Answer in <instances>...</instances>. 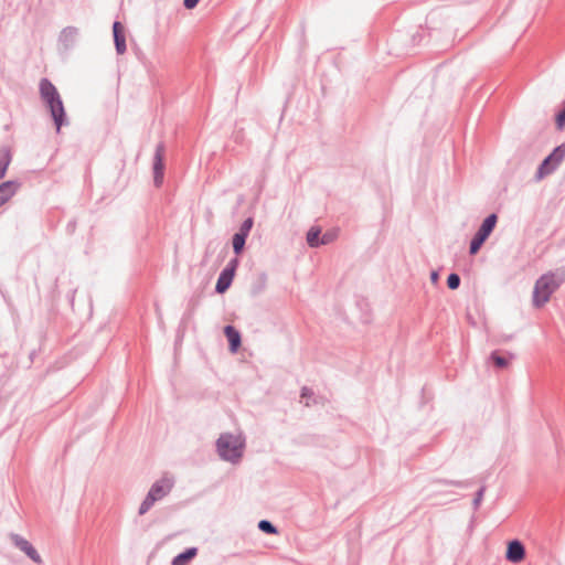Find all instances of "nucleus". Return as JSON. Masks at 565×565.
<instances>
[{"mask_svg":"<svg viewBox=\"0 0 565 565\" xmlns=\"http://www.w3.org/2000/svg\"><path fill=\"white\" fill-rule=\"evenodd\" d=\"M11 162L10 151L7 149L0 150V179L6 175L7 169Z\"/></svg>","mask_w":565,"mask_h":565,"instance_id":"nucleus-16","label":"nucleus"},{"mask_svg":"<svg viewBox=\"0 0 565 565\" xmlns=\"http://www.w3.org/2000/svg\"><path fill=\"white\" fill-rule=\"evenodd\" d=\"M497 223V215L491 214L489 215L480 226L478 233L476 235L482 237L483 239H487L491 232L493 231Z\"/></svg>","mask_w":565,"mask_h":565,"instance_id":"nucleus-13","label":"nucleus"},{"mask_svg":"<svg viewBox=\"0 0 565 565\" xmlns=\"http://www.w3.org/2000/svg\"><path fill=\"white\" fill-rule=\"evenodd\" d=\"M321 234V230L319 227H311L307 234V243L311 247H317L321 245V239L319 236Z\"/></svg>","mask_w":565,"mask_h":565,"instance_id":"nucleus-17","label":"nucleus"},{"mask_svg":"<svg viewBox=\"0 0 565 565\" xmlns=\"http://www.w3.org/2000/svg\"><path fill=\"white\" fill-rule=\"evenodd\" d=\"M484 241L486 239H483L482 237L476 235L470 244V254H472V255L477 254L478 250L480 249V247L482 246V244L484 243Z\"/></svg>","mask_w":565,"mask_h":565,"instance_id":"nucleus-19","label":"nucleus"},{"mask_svg":"<svg viewBox=\"0 0 565 565\" xmlns=\"http://www.w3.org/2000/svg\"><path fill=\"white\" fill-rule=\"evenodd\" d=\"M246 237L247 236L239 233H236L233 236V248L236 254H239L243 250Z\"/></svg>","mask_w":565,"mask_h":565,"instance_id":"nucleus-18","label":"nucleus"},{"mask_svg":"<svg viewBox=\"0 0 565 565\" xmlns=\"http://www.w3.org/2000/svg\"><path fill=\"white\" fill-rule=\"evenodd\" d=\"M258 527H259L262 531H264V532H266V533H269V534H275V533H277L276 527H275L270 522H268V521H266V520L260 521V522H259V524H258Z\"/></svg>","mask_w":565,"mask_h":565,"instance_id":"nucleus-20","label":"nucleus"},{"mask_svg":"<svg viewBox=\"0 0 565 565\" xmlns=\"http://www.w3.org/2000/svg\"><path fill=\"white\" fill-rule=\"evenodd\" d=\"M556 125L558 129H563L565 126V108L557 115Z\"/></svg>","mask_w":565,"mask_h":565,"instance_id":"nucleus-24","label":"nucleus"},{"mask_svg":"<svg viewBox=\"0 0 565 565\" xmlns=\"http://www.w3.org/2000/svg\"><path fill=\"white\" fill-rule=\"evenodd\" d=\"M505 558L511 563H521L525 558V548L523 544L518 540L509 542Z\"/></svg>","mask_w":565,"mask_h":565,"instance_id":"nucleus-7","label":"nucleus"},{"mask_svg":"<svg viewBox=\"0 0 565 565\" xmlns=\"http://www.w3.org/2000/svg\"><path fill=\"white\" fill-rule=\"evenodd\" d=\"M217 449L225 460H236L242 456L243 440L239 436L222 435L217 440Z\"/></svg>","mask_w":565,"mask_h":565,"instance_id":"nucleus-3","label":"nucleus"},{"mask_svg":"<svg viewBox=\"0 0 565 565\" xmlns=\"http://www.w3.org/2000/svg\"><path fill=\"white\" fill-rule=\"evenodd\" d=\"M12 541L15 544V546L19 547L22 552H24L32 561H34L35 563H41V557L39 553L29 541L17 534L12 535Z\"/></svg>","mask_w":565,"mask_h":565,"instance_id":"nucleus-8","label":"nucleus"},{"mask_svg":"<svg viewBox=\"0 0 565 565\" xmlns=\"http://www.w3.org/2000/svg\"><path fill=\"white\" fill-rule=\"evenodd\" d=\"M224 333L230 343V351L232 353H236L241 347V334L239 332L232 326H226L224 328Z\"/></svg>","mask_w":565,"mask_h":565,"instance_id":"nucleus-11","label":"nucleus"},{"mask_svg":"<svg viewBox=\"0 0 565 565\" xmlns=\"http://www.w3.org/2000/svg\"><path fill=\"white\" fill-rule=\"evenodd\" d=\"M172 486L173 482L171 478L163 477L160 480H158L151 487L150 491L148 492V495L141 503L139 508V514H145L156 501L164 498L172 489Z\"/></svg>","mask_w":565,"mask_h":565,"instance_id":"nucleus-4","label":"nucleus"},{"mask_svg":"<svg viewBox=\"0 0 565 565\" xmlns=\"http://www.w3.org/2000/svg\"><path fill=\"white\" fill-rule=\"evenodd\" d=\"M196 554L198 550L195 547L188 548L185 552L174 557L172 565H188V563L193 559Z\"/></svg>","mask_w":565,"mask_h":565,"instance_id":"nucleus-14","label":"nucleus"},{"mask_svg":"<svg viewBox=\"0 0 565 565\" xmlns=\"http://www.w3.org/2000/svg\"><path fill=\"white\" fill-rule=\"evenodd\" d=\"M481 497H482V491H480L478 497H477V500H476L477 503L480 501Z\"/></svg>","mask_w":565,"mask_h":565,"instance_id":"nucleus-26","label":"nucleus"},{"mask_svg":"<svg viewBox=\"0 0 565 565\" xmlns=\"http://www.w3.org/2000/svg\"><path fill=\"white\" fill-rule=\"evenodd\" d=\"M565 276L563 274L547 273L542 275L534 285L533 288V306L542 308L545 306L552 295L559 288L564 282Z\"/></svg>","mask_w":565,"mask_h":565,"instance_id":"nucleus-1","label":"nucleus"},{"mask_svg":"<svg viewBox=\"0 0 565 565\" xmlns=\"http://www.w3.org/2000/svg\"><path fill=\"white\" fill-rule=\"evenodd\" d=\"M154 182L159 186L162 183L163 179V147L159 146L156 150L154 154Z\"/></svg>","mask_w":565,"mask_h":565,"instance_id":"nucleus-10","label":"nucleus"},{"mask_svg":"<svg viewBox=\"0 0 565 565\" xmlns=\"http://www.w3.org/2000/svg\"><path fill=\"white\" fill-rule=\"evenodd\" d=\"M19 184L12 181H7L0 184V206L7 203L17 192Z\"/></svg>","mask_w":565,"mask_h":565,"instance_id":"nucleus-12","label":"nucleus"},{"mask_svg":"<svg viewBox=\"0 0 565 565\" xmlns=\"http://www.w3.org/2000/svg\"><path fill=\"white\" fill-rule=\"evenodd\" d=\"M40 94L42 99L50 108L51 115L54 119L56 129L58 131L64 122L65 116L60 94L57 93L55 86L46 78H43L40 82Z\"/></svg>","mask_w":565,"mask_h":565,"instance_id":"nucleus-2","label":"nucleus"},{"mask_svg":"<svg viewBox=\"0 0 565 565\" xmlns=\"http://www.w3.org/2000/svg\"><path fill=\"white\" fill-rule=\"evenodd\" d=\"M565 158V147L559 146L542 162L540 166L536 178L541 180L545 175L550 174Z\"/></svg>","mask_w":565,"mask_h":565,"instance_id":"nucleus-5","label":"nucleus"},{"mask_svg":"<svg viewBox=\"0 0 565 565\" xmlns=\"http://www.w3.org/2000/svg\"><path fill=\"white\" fill-rule=\"evenodd\" d=\"M199 0H184V7L186 9H193L198 4Z\"/></svg>","mask_w":565,"mask_h":565,"instance_id":"nucleus-25","label":"nucleus"},{"mask_svg":"<svg viewBox=\"0 0 565 565\" xmlns=\"http://www.w3.org/2000/svg\"><path fill=\"white\" fill-rule=\"evenodd\" d=\"M253 226V220L252 218H247L244 221V223L242 224L241 226V230H239V234H244L245 236L248 235L250 228Z\"/></svg>","mask_w":565,"mask_h":565,"instance_id":"nucleus-23","label":"nucleus"},{"mask_svg":"<svg viewBox=\"0 0 565 565\" xmlns=\"http://www.w3.org/2000/svg\"><path fill=\"white\" fill-rule=\"evenodd\" d=\"M237 265H238V260L233 259L221 273V275L216 281V286H215V289L218 294H224L230 288L232 281H233Z\"/></svg>","mask_w":565,"mask_h":565,"instance_id":"nucleus-6","label":"nucleus"},{"mask_svg":"<svg viewBox=\"0 0 565 565\" xmlns=\"http://www.w3.org/2000/svg\"><path fill=\"white\" fill-rule=\"evenodd\" d=\"M337 236L338 232L335 230L324 233L323 236L321 237V245L331 243L332 241L335 239Z\"/></svg>","mask_w":565,"mask_h":565,"instance_id":"nucleus-22","label":"nucleus"},{"mask_svg":"<svg viewBox=\"0 0 565 565\" xmlns=\"http://www.w3.org/2000/svg\"><path fill=\"white\" fill-rule=\"evenodd\" d=\"M113 33L117 53L124 54L126 52V36L124 25L116 21L113 25Z\"/></svg>","mask_w":565,"mask_h":565,"instance_id":"nucleus-9","label":"nucleus"},{"mask_svg":"<svg viewBox=\"0 0 565 565\" xmlns=\"http://www.w3.org/2000/svg\"><path fill=\"white\" fill-rule=\"evenodd\" d=\"M460 284V278L457 274H450L447 279V285L450 289H457Z\"/></svg>","mask_w":565,"mask_h":565,"instance_id":"nucleus-21","label":"nucleus"},{"mask_svg":"<svg viewBox=\"0 0 565 565\" xmlns=\"http://www.w3.org/2000/svg\"><path fill=\"white\" fill-rule=\"evenodd\" d=\"M490 359L494 363V365L499 369H508L510 366V361L513 359V354L509 353L508 358H504L499 354L498 351L491 353Z\"/></svg>","mask_w":565,"mask_h":565,"instance_id":"nucleus-15","label":"nucleus"}]
</instances>
